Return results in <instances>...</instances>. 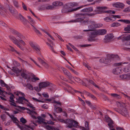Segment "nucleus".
Returning a JSON list of instances; mask_svg holds the SVG:
<instances>
[{"instance_id":"f257e3e1","label":"nucleus","mask_w":130,"mask_h":130,"mask_svg":"<svg viewBox=\"0 0 130 130\" xmlns=\"http://www.w3.org/2000/svg\"><path fill=\"white\" fill-rule=\"evenodd\" d=\"M75 17L77 19L72 20L69 21L70 22L77 23L80 22L85 25H92L95 23V22L93 21L89 20L86 19V15L83 14H76Z\"/></svg>"},{"instance_id":"f03ea898","label":"nucleus","mask_w":130,"mask_h":130,"mask_svg":"<svg viewBox=\"0 0 130 130\" xmlns=\"http://www.w3.org/2000/svg\"><path fill=\"white\" fill-rule=\"evenodd\" d=\"M106 32V30L104 29L95 30L91 32V34L88 39V41L91 42L96 41L97 39L95 38L97 36L104 35Z\"/></svg>"},{"instance_id":"7ed1b4c3","label":"nucleus","mask_w":130,"mask_h":130,"mask_svg":"<svg viewBox=\"0 0 130 130\" xmlns=\"http://www.w3.org/2000/svg\"><path fill=\"white\" fill-rule=\"evenodd\" d=\"M107 8L106 7H100L97 6L96 7V10H95L93 12H95V13L90 14H83L86 15V16H94L95 15L103 13V12L102 10H104L106 9Z\"/></svg>"},{"instance_id":"20e7f679","label":"nucleus","mask_w":130,"mask_h":130,"mask_svg":"<svg viewBox=\"0 0 130 130\" xmlns=\"http://www.w3.org/2000/svg\"><path fill=\"white\" fill-rule=\"evenodd\" d=\"M65 123L68 125L67 127L71 128L73 127H75L77 126L78 125V123L73 120L67 119L66 120Z\"/></svg>"},{"instance_id":"39448f33","label":"nucleus","mask_w":130,"mask_h":130,"mask_svg":"<svg viewBox=\"0 0 130 130\" xmlns=\"http://www.w3.org/2000/svg\"><path fill=\"white\" fill-rule=\"evenodd\" d=\"M12 32L14 34L16 35L15 38L16 40L18 42L19 40L23 39L24 38L23 36L21 34L16 30L13 29L12 30Z\"/></svg>"},{"instance_id":"423d86ee","label":"nucleus","mask_w":130,"mask_h":130,"mask_svg":"<svg viewBox=\"0 0 130 130\" xmlns=\"http://www.w3.org/2000/svg\"><path fill=\"white\" fill-rule=\"evenodd\" d=\"M61 69L62 70L64 73L67 76L68 78L70 79H72L73 77L71 74L67 69L63 67Z\"/></svg>"},{"instance_id":"0eeeda50","label":"nucleus","mask_w":130,"mask_h":130,"mask_svg":"<svg viewBox=\"0 0 130 130\" xmlns=\"http://www.w3.org/2000/svg\"><path fill=\"white\" fill-rule=\"evenodd\" d=\"M50 84H51V83H50L48 82H43L40 83L39 84V89L41 90V89L42 88L47 87L48 86H50Z\"/></svg>"},{"instance_id":"6e6552de","label":"nucleus","mask_w":130,"mask_h":130,"mask_svg":"<svg viewBox=\"0 0 130 130\" xmlns=\"http://www.w3.org/2000/svg\"><path fill=\"white\" fill-rule=\"evenodd\" d=\"M18 19L20 20L24 25H26L28 22V21L20 13L19 15Z\"/></svg>"},{"instance_id":"1a4fd4ad","label":"nucleus","mask_w":130,"mask_h":130,"mask_svg":"<svg viewBox=\"0 0 130 130\" xmlns=\"http://www.w3.org/2000/svg\"><path fill=\"white\" fill-rule=\"evenodd\" d=\"M111 59L109 57V55L107 56L106 58L101 59L100 60V61L105 64H108L111 61Z\"/></svg>"},{"instance_id":"9d476101","label":"nucleus","mask_w":130,"mask_h":130,"mask_svg":"<svg viewBox=\"0 0 130 130\" xmlns=\"http://www.w3.org/2000/svg\"><path fill=\"white\" fill-rule=\"evenodd\" d=\"M121 39L123 41H127L126 45H130V35L127 36L122 37Z\"/></svg>"},{"instance_id":"9b49d317","label":"nucleus","mask_w":130,"mask_h":130,"mask_svg":"<svg viewBox=\"0 0 130 130\" xmlns=\"http://www.w3.org/2000/svg\"><path fill=\"white\" fill-rule=\"evenodd\" d=\"M105 118L108 120L107 122H108V126H109L110 129L113 128V122L111 119L109 117L107 116H105Z\"/></svg>"},{"instance_id":"f8f14e48","label":"nucleus","mask_w":130,"mask_h":130,"mask_svg":"<svg viewBox=\"0 0 130 130\" xmlns=\"http://www.w3.org/2000/svg\"><path fill=\"white\" fill-rule=\"evenodd\" d=\"M113 38V37L112 34H109L105 36V38L104 39V41L105 42H109Z\"/></svg>"},{"instance_id":"ddd939ff","label":"nucleus","mask_w":130,"mask_h":130,"mask_svg":"<svg viewBox=\"0 0 130 130\" xmlns=\"http://www.w3.org/2000/svg\"><path fill=\"white\" fill-rule=\"evenodd\" d=\"M69 4H68L67 5H65V7L66 8H67L68 10H71V11H70V12H73L74 11H76L78 9H80V8L82 7L80 6L74 9L72 8L70 6H69Z\"/></svg>"},{"instance_id":"4468645a","label":"nucleus","mask_w":130,"mask_h":130,"mask_svg":"<svg viewBox=\"0 0 130 130\" xmlns=\"http://www.w3.org/2000/svg\"><path fill=\"white\" fill-rule=\"evenodd\" d=\"M121 68L120 67H117L113 70L112 72L113 74L118 75L121 73Z\"/></svg>"},{"instance_id":"2eb2a0df","label":"nucleus","mask_w":130,"mask_h":130,"mask_svg":"<svg viewBox=\"0 0 130 130\" xmlns=\"http://www.w3.org/2000/svg\"><path fill=\"white\" fill-rule=\"evenodd\" d=\"M38 120L37 121V122L39 124H41L42 123H44V124H46V122H45V119H43L40 116H38L37 117Z\"/></svg>"},{"instance_id":"dca6fc26","label":"nucleus","mask_w":130,"mask_h":130,"mask_svg":"<svg viewBox=\"0 0 130 130\" xmlns=\"http://www.w3.org/2000/svg\"><path fill=\"white\" fill-rule=\"evenodd\" d=\"M122 79L130 80V73L125 74H123L119 76Z\"/></svg>"},{"instance_id":"f3484780","label":"nucleus","mask_w":130,"mask_h":130,"mask_svg":"<svg viewBox=\"0 0 130 130\" xmlns=\"http://www.w3.org/2000/svg\"><path fill=\"white\" fill-rule=\"evenodd\" d=\"M29 44L33 50L39 46L36 43L32 41L30 42Z\"/></svg>"},{"instance_id":"a211bd4d","label":"nucleus","mask_w":130,"mask_h":130,"mask_svg":"<svg viewBox=\"0 0 130 130\" xmlns=\"http://www.w3.org/2000/svg\"><path fill=\"white\" fill-rule=\"evenodd\" d=\"M113 7L116 8H121L124 6V4L119 2L115 3L112 4Z\"/></svg>"},{"instance_id":"6ab92c4d","label":"nucleus","mask_w":130,"mask_h":130,"mask_svg":"<svg viewBox=\"0 0 130 130\" xmlns=\"http://www.w3.org/2000/svg\"><path fill=\"white\" fill-rule=\"evenodd\" d=\"M93 10L92 7H90L84 8L81 10V11L83 12H91Z\"/></svg>"},{"instance_id":"aec40b11","label":"nucleus","mask_w":130,"mask_h":130,"mask_svg":"<svg viewBox=\"0 0 130 130\" xmlns=\"http://www.w3.org/2000/svg\"><path fill=\"white\" fill-rule=\"evenodd\" d=\"M12 70H13L14 72L17 74V76L19 75H19L18 74L20 72L22 71V70H19L18 68L16 67H12Z\"/></svg>"},{"instance_id":"412c9836","label":"nucleus","mask_w":130,"mask_h":130,"mask_svg":"<svg viewBox=\"0 0 130 130\" xmlns=\"http://www.w3.org/2000/svg\"><path fill=\"white\" fill-rule=\"evenodd\" d=\"M9 9L10 12L12 14H14L16 12V10L14 9L13 7L11 6H9Z\"/></svg>"},{"instance_id":"4be33fe9","label":"nucleus","mask_w":130,"mask_h":130,"mask_svg":"<svg viewBox=\"0 0 130 130\" xmlns=\"http://www.w3.org/2000/svg\"><path fill=\"white\" fill-rule=\"evenodd\" d=\"M94 24L88 26L89 28L88 30H83L84 31H92L93 29H95V26H94Z\"/></svg>"},{"instance_id":"5701e85b","label":"nucleus","mask_w":130,"mask_h":130,"mask_svg":"<svg viewBox=\"0 0 130 130\" xmlns=\"http://www.w3.org/2000/svg\"><path fill=\"white\" fill-rule=\"evenodd\" d=\"M118 55H114L113 54L109 55V57L111 59V61L112 60H116L119 58Z\"/></svg>"},{"instance_id":"b1692460","label":"nucleus","mask_w":130,"mask_h":130,"mask_svg":"<svg viewBox=\"0 0 130 130\" xmlns=\"http://www.w3.org/2000/svg\"><path fill=\"white\" fill-rule=\"evenodd\" d=\"M63 4L62 2L59 1H56L53 3V5L55 6H62Z\"/></svg>"},{"instance_id":"393cba45","label":"nucleus","mask_w":130,"mask_h":130,"mask_svg":"<svg viewBox=\"0 0 130 130\" xmlns=\"http://www.w3.org/2000/svg\"><path fill=\"white\" fill-rule=\"evenodd\" d=\"M18 100L19 103H22L23 102V100L27 101V102H28V100L26 99L24 97H19L18 99Z\"/></svg>"},{"instance_id":"a878e982","label":"nucleus","mask_w":130,"mask_h":130,"mask_svg":"<svg viewBox=\"0 0 130 130\" xmlns=\"http://www.w3.org/2000/svg\"><path fill=\"white\" fill-rule=\"evenodd\" d=\"M17 126L21 130H30L28 128H26L25 125H23L22 124H21V125H20L19 124H18Z\"/></svg>"},{"instance_id":"bb28decb","label":"nucleus","mask_w":130,"mask_h":130,"mask_svg":"<svg viewBox=\"0 0 130 130\" xmlns=\"http://www.w3.org/2000/svg\"><path fill=\"white\" fill-rule=\"evenodd\" d=\"M21 76H22L23 78L24 79H27L28 78V79L29 80L30 78V77H28V75L27 74L24 73H21Z\"/></svg>"},{"instance_id":"cd10ccee","label":"nucleus","mask_w":130,"mask_h":130,"mask_svg":"<svg viewBox=\"0 0 130 130\" xmlns=\"http://www.w3.org/2000/svg\"><path fill=\"white\" fill-rule=\"evenodd\" d=\"M69 4V6H70L72 8L74 7L77 6H78V4L77 3L73 2L72 3H68Z\"/></svg>"},{"instance_id":"c85d7f7f","label":"nucleus","mask_w":130,"mask_h":130,"mask_svg":"<svg viewBox=\"0 0 130 130\" xmlns=\"http://www.w3.org/2000/svg\"><path fill=\"white\" fill-rule=\"evenodd\" d=\"M9 38L15 44L18 42V41L16 40L15 38L13 36H9Z\"/></svg>"},{"instance_id":"c756f323","label":"nucleus","mask_w":130,"mask_h":130,"mask_svg":"<svg viewBox=\"0 0 130 130\" xmlns=\"http://www.w3.org/2000/svg\"><path fill=\"white\" fill-rule=\"evenodd\" d=\"M40 50L41 48H40L39 46L37 48H35L33 50L35 51L36 53L37 54L40 55H41Z\"/></svg>"},{"instance_id":"7c9ffc66","label":"nucleus","mask_w":130,"mask_h":130,"mask_svg":"<svg viewBox=\"0 0 130 130\" xmlns=\"http://www.w3.org/2000/svg\"><path fill=\"white\" fill-rule=\"evenodd\" d=\"M110 95L115 98L120 99V95L116 93H111Z\"/></svg>"},{"instance_id":"2f4dec72","label":"nucleus","mask_w":130,"mask_h":130,"mask_svg":"<svg viewBox=\"0 0 130 130\" xmlns=\"http://www.w3.org/2000/svg\"><path fill=\"white\" fill-rule=\"evenodd\" d=\"M102 11L103 12V13H110V14H114L115 13V11H112L111 10H109L106 11H105L104 10H102Z\"/></svg>"},{"instance_id":"473e14b6","label":"nucleus","mask_w":130,"mask_h":130,"mask_svg":"<svg viewBox=\"0 0 130 130\" xmlns=\"http://www.w3.org/2000/svg\"><path fill=\"white\" fill-rule=\"evenodd\" d=\"M71 11V10H68L67 8L65 7V6H64V8L62 9L61 12L62 13H64L70 12Z\"/></svg>"},{"instance_id":"72a5a7b5","label":"nucleus","mask_w":130,"mask_h":130,"mask_svg":"<svg viewBox=\"0 0 130 130\" xmlns=\"http://www.w3.org/2000/svg\"><path fill=\"white\" fill-rule=\"evenodd\" d=\"M121 24L118 22L113 23L111 24V26L113 27H116L120 26Z\"/></svg>"},{"instance_id":"f704fd0d","label":"nucleus","mask_w":130,"mask_h":130,"mask_svg":"<svg viewBox=\"0 0 130 130\" xmlns=\"http://www.w3.org/2000/svg\"><path fill=\"white\" fill-rule=\"evenodd\" d=\"M32 77H33L31 78V79L32 82H34L39 80V79L38 77H36L35 75H33Z\"/></svg>"},{"instance_id":"c9c22d12","label":"nucleus","mask_w":130,"mask_h":130,"mask_svg":"<svg viewBox=\"0 0 130 130\" xmlns=\"http://www.w3.org/2000/svg\"><path fill=\"white\" fill-rule=\"evenodd\" d=\"M31 26L33 27V30L37 34H39L40 35H41V33L40 31L38 29H37L36 28L32 25L31 24Z\"/></svg>"},{"instance_id":"e433bc0d","label":"nucleus","mask_w":130,"mask_h":130,"mask_svg":"<svg viewBox=\"0 0 130 130\" xmlns=\"http://www.w3.org/2000/svg\"><path fill=\"white\" fill-rule=\"evenodd\" d=\"M12 1L14 6L17 8L19 7L18 2L16 0H12Z\"/></svg>"},{"instance_id":"4c0bfd02","label":"nucleus","mask_w":130,"mask_h":130,"mask_svg":"<svg viewBox=\"0 0 130 130\" xmlns=\"http://www.w3.org/2000/svg\"><path fill=\"white\" fill-rule=\"evenodd\" d=\"M45 8L46 9H53L54 8V7L52 5H48L45 6Z\"/></svg>"},{"instance_id":"58836bf2","label":"nucleus","mask_w":130,"mask_h":130,"mask_svg":"<svg viewBox=\"0 0 130 130\" xmlns=\"http://www.w3.org/2000/svg\"><path fill=\"white\" fill-rule=\"evenodd\" d=\"M95 27V28H99L103 26V24H94Z\"/></svg>"},{"instance_id":"ea45409f","label":"nucleus","mask_w":130,"mask_h":130,"mask_svg":"<svg viewBox=\"0 0 130 130\" xmlns=\"http://www.w3.org/2000/svg\"><path fill=\"white\" fill-rule=\"evenodd\" d=\"M16 45L19 47L23 51L24 50V48L20 45L19 42H18L15 44Z\"/></svg>"},{"instance_id":"a19ab883","label":"nucleus","mask_w":130,"mask_h":130,"mask_svg":"<svg viewBox=\"0 0 130 130\" xmlns=\"http://www.w3.org/2000/svg\"><path fill=\"white\" fill-rule=\"evenodd\" d=\"M4 92H5L6 94L7 93V92L4 91L2 90L1 89H0V94L4 97H5V96L4 94Z\"/></svg>"},{"instance_id":"79ce46f5","label":"nucleus","mask_w":130,"mask_h":130,"mask_svg":"<svg viewBox=\"0 0 130 130\" xmlns=\"http://www.w3.org/2000/svg\"><path fill=\"white\" fill-rule=\"evenodd\" d=\"M11 118L12 119L13 122L14 123H16L17 121H18L17 118L13 116H12L11 117Z\"/></svg>"},{"instance_id":"37998d69","label":"nucleus","mask_w":130,"mask_h":130,"mask_svg":"<svg viewBox=\"0 0 130 130\" xmlns=\"http://www.w3.org/2000/svg\"><path fill=\"white\" fill-rule=\"evenodd\" d=\"M111 16L107 17L104 18V20L106 22H109L111 21Z\"/></svg>"},{"instance_id":"c03bdc74","label":"nucleus","mask_w":130,"mask_h":130,"mask_svg":"<svg viewBox=\"0 0 130 130\" xmlns=\"http://www.w3.org/2000/svg\"><path fill=\"white\" fill-rule=\"evenodd\" d=\"M20 121L23 124H25L27 122L26 120L23 117L20 119Z\"/></svg>"},{"instance_id":"a18cd8bd","label":"nucleus","mask_w":130,"mask_h":130,"mask_svg":"<svg viewBox=\"0 0 130 130\" xmlns=\"http://www.w3.org/2000/svg\"><path fill=\"white\" fill-rule=\"evenodd\" d=\"M130 71V68L128 67H126L124 68L123 71L125 72H128Z\"/></svg>"},{"instance_id":"49530a36","label":"nucleus","mask_w":130,"mask_h":130,"mask_svg":"<svg viewBox=\"0 0 130 130\" xmlns=\"http://www.w3.org/2000/svg\"><path fill=\"white\" fill-rule=\"evenodd\" d=\"M26 86L28 87L29 89L32 90H33V87L31 84H27Z\"/></svg>"},{"instance_id":"de8ad7c7","label":"nucleus","mask_w":130,"mask_h":130,"mask_svg":"<svg viewBox=\"0 0 130 130\" xmlns=\"http://www.w3.org/2000/svg\"><path fill=\"white\" fill-rule=\"evenodd\" d=\"M72 78L74 79L76 82L78 83H79V82H80L81 80H80V78L76 77H73Z\"/></svg>"},{"instance_id":"09e8293b","label":"nucleus","mask_w":130,"mask_h":130,"mask_svg":"<svg viewBox=\"0 0 130 130\" xmlns=\"http://www.w3.org/2000/svg\"><path fill=\"white\" fill-rule=\"evenodd\" d=\"M13 63L14 65L16 67H18L19 66L20 64L17 61H14L13 62Z\"/></svg>"},{"instance_id":"8fccbe9b","label":"nucleus","mask_w":130,"mask_h":130,"mask_svg":"<svg viewBox=\"0 0 130 130\" xmlns=\"http://www.w3.org/2000/svg\"><path fill=\"white\" fill-rule=\"evenodd\" d=\"M42 64L43 66L46 68L48 69L49 67V66L48 64L45 61Z\"/></svg>"},{"instance_id":"3c124183","label":"nucleus","mask_w":130,"mask_h":130,"mask_svg":"<svg viewBox=\"0 0 130 130\" xmlns=\"http://www.w3.org/2000/svg\"><path fill=\"white\" fill-rule=\"evenodd\" d=\"M124 30L125 31H130V25H128L126 27L124 28Z\"/></svg>"},{"instance_id":"603ef678","label":"nucleus","mask_w":130,"mask_h":130,"mask_svg":"<svg viewBox=\"0 0 130 130\" xmlns=\"http://www.w3.org/2000/svg\"><path fill=\"white\" fill-rule=\"evenodd\" d=\"M59 17L57 16H53L51 17V19L52 21H54L55 19H58Z\"/></svg>"},{"instance_id":"864d4df0","label":"nucleus","mask_w":130,"mask_h":130,"mask_svg":"<svg viewBox=\"0 0 130 130\" xmlns=\"http://www.w3.org/2000/svg\"><path fill=\"white\" fill-rule=\"evenodd\" d=\"M0 25L3 26L5 27H6L7 26L6 24L3 21H0Z\"/></svg>"},{"instance_id":"5fc2aeb1","label":"nucleus","mask_w":130,"mask_h":130,"mask_svg":"<svg viewBox=\"0 0 130 130\" xmlns=\"http://www.w3.org/2000/svg\"><path fill=\"white\" fill-rule=\"evenodd\" d=\"M119 112L122 115V116H126V112H124L123 111V110H119Z\"/></svg>"},{"instance_id":"6e6d98bb","label":"nucleus","mask_w":130,"mask_h":130,"mask_svg":"<svg viewBox=\"0 0 130 130\" xmlns=\"http://www.w3.org/2000/svg\"><path fill=\"white\" fill-rule=\"evenodd\" d=\"M37 59L39 62L42 64L44 61L40 57H38Z\"/></svg>"},{"instance_id":"4d7b16f0","label":"nucleus","mask_w":130,"mask_h":130,"mask_svg":"<svg viewBox=\"0 0 130 130\" xmlns=\"http://www.w3.org/2000/svg\"><path fill=\"white\" fill-rule=\"evenodd\" d=\"M56 109H57V112H61L62 111V109L60 107H57L56 108Z\"/></svg>"},{"instance_id":"13d9d810","label":"nucleus","mask_w":130,"mask_h":130,"mask_svg":"<svg viewBox=\"0 0 130 130\" xmlns=\"http://www.w3.org/2000/svg\"><path fill=\"white\" fill-rule=\"evenodd\" d=\"M14 95L13 94H12L11 96H10V99L11 100V101L12 102H14Z\"/></svg>"},{"instance_id":"bf43d9fd","label":"nucleus","mask_w":130,"mask_h":130,"mask_svg":"<svg viewBox=\"0 0 130 130\" xmlns=\"http://www.w3.org/2000/svg\"><path fill=\"white\" fill-rule=\"evenodd\" d=\"M29 103V104H27L28 106L30 107V108H32V109L33 110H35V107H33V105L32 104L30 103H29V102H28Z\"/></svg>"},{"instance_id":"052dcab7","label":"nucleus","mask_w":130,"mask_h":130,"mask_svg":"<svg viewBox=\"0 0 130 130\" xmlns=\"http://www.w3.org/2000/svg\"><path fill=\"white\" fill-rule=\"evenodd\" d=\"M114 15H111V20L112 21H115L116 19V18L115 17H113V16Z\"/></svg>"},{"instance_id":"680f3d73","label":"nucleus","mask_w":130,"mask_h":130,"mask_svg":"<svg viewBox=\"0 0 130 130\" xmlns=\"http://www.w3.org/2000/svg\"><path fill=\"white\" fill-rule=\"evenodd\" d=\"M22 6L24 10L26 11H27V10L26 6L23 2L22 3Z\"/></svg>"},{"instance_id":"e2e57ef3","label":"nucleus","mask_w":130,"mask_h":130,"mask_svg":"<svg viewBox=\"0 0 130 130\" xmlns=\"http://www.w3.org/2000/svg\"><path fill=\"white\" fill-rule=\"evenodd\" d=\"M85 127L87 129H89V128L88 122L87 121H86L85 123Z\"/></svg>"},{"instance_id":"0e129e2a","label":"nucleus","mask_w":130,"mask_h":130,"mask_svg":"<svg viewBox=\"0 0 130 130\" xmlns=\"http://www.w3.org/2000/svg\"><path fill=\"white\" fill-rule=\"evenodd\" d=\"M74 38L76 39H81L82 38V36L80 35H77L74 37Z\"/></svg>"},{"instance_id":"69168bd1","label":"nucleus","mask_w":130,"mask_h":130,"mask_svg":"<svg viewBox=\"0 0 130 130\" xmlns=\"http://www.w3.org/2000/svg\"><path fill=\"white\" fill-rule=\"evenodd\" d=\"M46 124H50L54 125V123L51 120H50L48 121L47 122H46Z\"/></svg>"},{"instance_id":"338daca9","label":"nucleus","mask_w":130,"mask_h":130,"mask_svg":"<svg viewBox=\"0 0 130 130\" xmlns=\"http://www.w3.org/2000/svg\"><path fill=\"white\" fill-rule=\"evenodd\" d=\"M123 22L127 24H130V20H124Z\"/></svg>"},{"instance_id":"774afa93","label":"nucleus","mask_w":130,"mask_h":130,"mask_svg":"<svg viewBox=\"0 0 130 130\" xmlns=\"http://www.w3.org/2000/svg\"><path fill=\"white\" fill-rule=\"evenodd\" d=\"M88 96H90L93 99L95 100H96V98L91 93H90Z\"/></svg>"}]
</instances>
